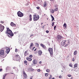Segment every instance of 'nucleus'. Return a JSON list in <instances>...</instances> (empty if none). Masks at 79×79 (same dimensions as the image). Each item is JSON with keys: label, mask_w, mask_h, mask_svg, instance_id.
<instances>
[{"label": "nucleus", "mask_w": 79, "mask_h": 79, "mask_svg": "<svg viewBox=\"0 0 79 79\" xmlns=\"http://www.w3.org/2000/svg\"><path fill=\"white\" fill-rule=\"evenodd\" d=\"M6 33L8 34L7 35L8 37L10 38L12 37L14 35V34L12 32L11 30H10L9 27L6 28Z\"/></svg>", "instance_id": "obj_1"}, {"label": "nucleus", "mask_w": 79, "mask_h": 79, "mask_svg": "<svg viewBox=\"0 0 79 79\" xmlns=\"http://www.w3.org/2000/svg\"><path fill=\"white\" fill-rule=\"evenodd\" d=\"M14 60H15L17 61H20L21 60V58L19 56V55L18 54L15 55V57H14Z\"/></svg>", "instance_id": "obj_2"}, {"label": "nucleus", "mask_w": 79, "mask_h": 79, "mask_svg": "<svg viewBox=\"0 0 79 79\" xmlns=\"http://www.w3.org/2000/svg\"><path fill=\"white\" fill-rule=\"evenodd\" d=\"M39 19V16L36 15H33V20L34 21H37Z\"/></svg>", "instance_id": "obj_3"}, {"label": "nucleus", "mask_w": 79, "mask_h": 79, "mask_svg": "<svg viewBox=\"0 0 79 79\" xmlns=\"http://www.w3.org/2000/svg\"><path fill=\"white\" fill-rule=\"evenodd\" d=\"M48 51L50 53L51 56H53V49L52 48H49Z\"/></svg>", "instance_id": "obj_4"}, {"label": "nucleus", "mask_w": 79, "mask_h": 79, "mask_svg": "<svg viewBox=\"0 0 79 79\" xmlns=\"http://www.w3.org/2000/svg\"><path fill=\"white\" fill-rule=\"evenodd\" d=\"M17 14L19 17H23V14L20 11L18 12Z\"/></svg>", "instance_id": "obj_5"}, {"label": "nucleus", "mask_w": 79, "mask_h": 79, "mask_svg": "<svg viewBox=\"0 0 79 79\" xmlns=\"http://www.w3.org/2000/svg\"><path fill=\"white\" fill-rule=\"evenodd\" d=\"M4 28L5 27H4V26H2V24H0V30L1 32H2V31L4 30Z\"/></svg>", "instance_id": "obj_6"}, {"label": "nucleus", "mask_w": 79, "mask_h": 79, "mask_svg": "<svg viewBox=\"0 0 79 79\" xmlns=\"http://www.w3.org/2000/svg\"><path fill=\"white\" fill-rule=\"evenodd\" d=\"M67 41L66 40H63L61 43V45L62 46H64L65 44H66V43Z\"/></svg>", "instance_id": "obj_7"}, {"label": "nucleus", "mask_w": 79, "mask_h": 79, "mask_svg": "<svg viewBox=\"0 0 79 79\" xmlns=\"http://www.w3.org/2000/svg\"><path fill=\"white\" fill-rule=\"evenodd\" d=\"M6 52L7 54H8L9 53V52H10V49L8 48H6Z\"/></svg>", "instance_id": "obj_8"}, {"label": "nucleus", "mask_w": 79, "mask_h": 79, "mask_svg": "<svg viewBox=\"0 0 79 79\" xmlns=\"http://www.w3.org/2000/svg\"><path fill=\"white\" fill-rule=\"evenodd\" d=\"M40 45L44 49H45V50H46V49H47V47H46V46H45V45H44L42 44H40Z\"/></svg>", "instance_id": "obj_9"}, {"label": "nucleus", "mask_w": 79, "mask_h": 79, "mask_svg": "<svg viewBox=\"0 0 79 79\" xmlns=\"http://www.w3.org/2000/svg\"><path fill=\"white\" fill-rule=\"evenodd\" d=\"M23 74L24 78H27V74L26 73L25 71H23Z\"/></svg>", "instance_id": "obj_10"}, {"label": "nucleus", "mask_w": 79, "mask_h": 79, "mask_svg": "<svg viewBox=\"0 0 79 79\" xmlns=\"http://www.w3.org/2000/svg\"><path fill=\"white\" fill-rule=\"evenodd\" d=\"M56 38L57 40H61V38H62V37L61 35H58L57 36Z\"/></svg>", "instance_id": "obj_11"}, {"label": "nucleus", "mask_w": 79, "mask_h": 79, "mask_svg": "<svg viewBox=\"0 0 79 79\" xmlns=\"http://www.w3.org/2000/svg\"><path fill=\"white\" fill-rule=\"evenodd\" d=\"M10 26L12 27H16V24L14 23L13 22H11L10 23Z\"/></svg>", "instance_id": "obj_12"}, {"label": "nucleus", "mask_w": 79, "mask_h": 79, "mask_svg": "<svg viewBox=\"0 0 79 79\" xmlns=\"http://www.w3.org/2000/svg\"><path fill=\"white\" fill-rule=\"evenodd\" d=\"M33 63L34 64H36L37 63V60L35 59L33 60Z\"/></svg>", "instance_id": "obj_13"}, {"label": "nucleus", "mask_w": 79, "mask_h": 79, "mask_svg": "<svg viewBox=\"0 0 79 79\" xmlns=\"http://www.w3.org/2000/svg\"><path fill=\"white\" fill-rule=\"evenodd\" d=\"M28 52V51H26L25 52V53L24 54L25 56H27V55H29V53H27Z\"/></svg>", "instance_id": "obj_14"}, {"label": "nucleus", "mask_w": 79, "mask_h": 79, "mask_svg": "<svg viewBox=\"0 0 79 79\" xmlns=\"http://www.w3.org/2000/svg\"><path fill=\"white\" fill-rule=\"evenodd\" d=\"M4 54V50H2L0 51V54L1 55H3Z\"/></svg>", "instance_id": "obj_15"}, {"label": "nucleus", "mask_w": 79, "mask_h": 79, "mask_svg": "<svg viewBox=\"0 0 79 79\" xmlns=\"http://www.w3.org/2000/svg\"><path fill=\"white\" fill-rule=\"evenodd\" d=\"M33 46H34V44L33 43H31L30 46V49H31V50L32 47Z\"/></svg>", "instance_id": "obj_16"}, {"label": "nucleus", "mask_w": 79, "mask_h": 79, "mask_svg": "<svg viewBox=\"0 0 79 79\" xmlns=\"http://www.w3.org/2000/svg\"><path fill=\"white\" fill-rule=\"evenodd\" d=\"M38 52L39 55H41L42 53V52L41 50H39Z\"/></svg>", "instance_id": "obj_17"}, {"label": "nucleus", "mask_w": 79, "mask_h": 79, "mask_svg": "<svg viewBox=\"0 0 79 79\" xmlns=\"http://www.w3.org/2000/svg\"><path fill=\"white\" fill-rule=\"evenodd\" d=\"M26 60H28V61H31V60H32V58H31L29 57H27L26 58Z\"/></svg>", "instance_id": "obj_18"}, {"label": "nucleus", "mask_w": 79, "mask_h": 79, "mask_svg": "<svg viewBox=\"0 0 79 79\" xmlns=\"http://www.w3.org/2000/svg\"><path fill=\"white\" fill-rule=\"evenodd\" d=\"M77 51H76V50L74 52V55H77Z\"/></svg>", "instance_id": "obj_19"}, {"label": "nucleus", "mask_w": 79, "mask_h": 79, "mask_svg": "<svg viewBox=\"0 0 79 79\" xmlns=\"http://www.w3.org/2000/svg\"><path fill=\"white\" fill-rule=\"evenodd\" d=\"M29 20L30 21H32V15H29Z\"/></svg>", "instance_id": "obj_20"}, {"label": "nucleus", "mask_w": 79, "mask_h": 79, "mask_svg": "<svg viewBox=\"0 0 79 79\" xmlns=\"http://www.w3.org/2000/svg\"><path fill=\"white\" fill-rule=\"evenodd\" d=\"M50 12L51 13H54V12H55V11H54V10H53V9H51L50 10Z\"/></svg>", "instance_id": "obj_21"}, {"label": "nucleus", "mask_w": 79, "mask_h": 79, "mask_svg": "<svg viewBox=\"0 0 79 79\" xmlns=\"http://www.w3.org/2000/svg\"><path fill=\"white\" fill-rule=\"evenodd\" d=\"M51 17L52 18V22L53 21H54V20H55V19H54V17H53V16L52 15H51Z\"/></svg>", "instance_id": "obj_22"}, {"label": "nucleus", "mask_w": 79, "mask_h": 79, "mask_svg": "<svg viewBox=\"0 0 79 79\" xmlns=\"http://www.w3.org/2000/svg\"><path fill=\"white\" fill-rule=\"evenodd\" d=\"M44 7H46V6H47V5L46 4V2H45L44 3Z\"/></svg>", "instance_id": "obj_23"}, {"label": "nucleus", "mask_w": 79, "mask_h": 79, "mask_svg": "<svg viewBox=\"0 0 79 79\" xmlns=\"http://www.w3.org/2000/svg\"><path fill=\"white\" fill-rule=\"evenodd\" d=\"M77 67V64H75L74 65V68H76V67Z\"/></svg>", "instance_id": "obj_24"}, {"label": "nucleus", "mask_w": 79, "mask_h": 79, "mask_svg": "<svg viewBox=\"0 0 79 79\" xmlns=\"http://www.w3.org/2000/svg\"><path fill=\"white\" fill-rule=\"evenodd\" d=\"M71 41V40H69L67 41V44H70V42Z\"/></svg>", "instance_id": "obj_25"}, {"label": "nucleus", "mask_w": 79, "mask_h": 79, "mask_svg": "<svg viewBox=\"0 0 79 79\" xmlns=\"http://www.w3.org/2000/svg\"><path fill=\"white\" fill-rule=\"evenodd\" d=\"M24 63L26 65H27V61L26 60L24 61Z\"/></svg>", "instance_id": "obj_26"}, {"label": "nucleus", "mask_w": 79, "mask_h": 79, "mask_svg": "<svg viewBox=\"0 0 79 79\" xmlns=\"http://www.w3.org/2000/svg\"><path fill=\"white\" fill-rule=\"evenodd\" d=\"M58 8H57L54 9V11H58Z\"/></svg>", "instance_id": "obj_27"}, {"label": "nucleus", "mask_w": 79, "mask_h": 79, "mask_svg": "<svg viewBox=\"0 0 79 79\" xmlns=\"http://www.w3.org/2000/svg\"><path fill=\"white\" fill-rule=\"evenodd\" d=\"M36 46L37 47H39V45L38 43H36Z\"/></svg>", "instance_id": "obj_28"}, {"label": "nucleus", "mask_w": 79, "mask_h": 79, "mask_svg": "<svg viewBox=\"0 0 79 79\" xmlns=\"http://www.w3.org/2000/svg\"><path fill=\"white\" fill-rule=\"evenodd\" d=\"M68 45H69V44H66L64 46V47H67V46H68Z\"/></svg>", "instance_id": "obj_29"}, {"label": "nucleus", "mask_w": 79, "mask_h": 79, "mask_svg": "<svg viewBox=\"0 0 79 79\" xmlns=\"http://www.w3.org/2000/svg\"><path fill=\"white\" fill-rule=\"evenodd\" d=\"M30 69L31 71H33L34 70V69L32 68H30Z\"/></svg>", "instance_id": "obj_30"}, {"label": "nucleus", "mask_w": 79, "mask_h": 79, "mask_svg": "<svg viewBox=\"0 0 79 79\" xmlns=\"http://www.w3.org/2000/svg\"><path fill=\"white\" fill-rule=\"evenodd\" d=\"M48 76V73H45V76H46V77H47V76Z\"/></svg>", "instance_id": "obj_31"}, {"label": "nucleus", "mask_w": 79, "mask_h": 79, "mask_svg": "<svg viewBox=\"0 0 79 79\" xmlns=\"http://www.w3.org/2000/svg\"><path fill=\"white\" fill-rule=\"evenodd\" d=\"M46 71L47 73H49V72H50V70L48 69H47Z\"/></svg>", "instance_id": "obj_32"}, {"label": "nucleus", "mask_w": 79, "mask_h": 79, "mask_svg": "<svg viewBox=\"0 0 79 79\" xmlns=\"http://www.w3.org/2000/svg\"><path fill=\"white\" fill-rule=\"evenodd\" d=\"M64 27H66V23H64L63 25Z\"/></svg>", "instance_id": "obj_33"}, {"label": "nucleus", "mask_w": 79, "mask_h": 79, "mask_svg": "<svg viewBox=\"0 0 79 79\" xmlns=\"http://www.w3.org/2000/svg\"><path fill=\"white\" fill-rule=\"evenodd\" d=\"M69 66H70V67H73L72 64H69Z\"/></svg>", "instance_id": "obj_34"}, {"label": "nucleus", "mask_w": 79, "mask_h": 79, "mask_svg": "<svg viewBox=\"0 0 79 79\" xmlns=\"http://www.w3.org/2000/svg\"><path fill=\"white\" fill-rule=\"evenodd\" d=\"M18 52V49H17V48H16L15 50V52Z\"/></svg>", "instance_id": "obj_35"}, {"label": "nucleus", "mask_w": 79, "mask_h": 79, "mask_svg": "<svg viewBox=\"0 0 79 79\" xmlns=\"http://www.w3.org/2000/svg\"><path fill=\"white\" fill-rule=\"evenodd\" d=\"M52 77V76L51 75H50V77H49V79H51Z\"/></svg>", "instance_id": "obj_36"}, {"label": "nucleus", "mask_w": 79, "mask_h": 79, "mask_svg": "<svg viewBox=\"0 0 79 79\" xmlns=\"http://www.w3.org/2000/svg\"><path fill=\"white\" fill-rule=\"evenodd\" d=\"M56 26H54V30H56Z\"/></svg>", "instance_id": "obj_37"}, {"label": "nucleus", "mask_w": 79, "mask_h": 79, "mask_svg": "<svg viewBox=\"0 0 79 79\" xmlns=\"http://www.w3.org/2000/svg\"><path fill=\"white\" fill-rule=\"evenodd\" d=\"M29 57L30 58H32V55H31L30 56H29Z\"/></svg>", "instance_id": "obj_38"}, {"label": "nucleus", "mask_w": 79, "mask_h": 79, "mask_svg": "<svg viewBox=\"0 0 79 79\" xmlns=\"http://www.w3.org/2000/svg\"><path fill=\"white\" fill-rule=\"evenodd\" d=\"M0 22L2 24H3V23H4V22L2 21H1Z\"/></svg>", "instance_id": "obj_39"}, {"label": "nucleus", "mask_w": 79, "mask_h": 79, "mask_svg": "<svg viewBox=\"0 0 79 79\" xmlns=\"http://www.w3.org/2000/svg\"><path fill=\"white\" fill-rule=\"evenodd\" d=\"M6 75H4L3 77V79H5V77H6Z\"/></svg>", "instance_id": "obj_40"}, {"label": "nucleus", "mask_w": 79, "mask_h": 79, "mask_svg": "<svg viewBox=\"0 0 79 79\" xmlns=\"http://www.w3.org/2000/svg\"><path fill=\"white\" fill-rule=\"evenodd\" d=\"M36 8L37 9V10H39V9H40V7L39 6L36 7Z\"/></svg>", "instance_id": "obj_41"}, {"label": "nucleus", "mask_w": 79, "mask_h": 79, "mask_svg": "<svg viewBox=\"0 0 79 79\" xmlns=\"http://www.w3.org/2000/svg\"><path fill=\"white\" fill-rule=\"evenodd\" d=\"M46 33H49V31H48V30H47L46 31Z\"/></svg>", "instance_id": "obj_42"}, {"label": "nucleus", "mask_w": 79, "mask_h": 79, "mask_svg": "<svg viewBox=\"0 0 79 79\" xmlns=\"http://www.w3.org/2000/svg\"><path fill=\"white\" fill-rule=\"evenodd\" d=\"M68 77H71V75H68Z\"/></svg>", "instance_id": "obj_43"}, {"label": "nucleus", "mask_w": 79, "mask_h": 79, "mask_svg": "<svg viewBox=\"0 0 79 79\" xmlns=\"http://www.w3.org/2000/svg\"><path fill=\"white\" fill-rule=\"evenodd\" d=\"M54 22H53L52 23V26H54Z\"/></svg>", "instance_id": "obj_44"}, {"label": "nucleus", "mask_w": 79, "mask_h": 79, "mask_svg": "<svg viewBox=\"0 0 79 79\" xmlns=\"http://www.w3.org/2000/svg\"><path fill=\"white\" fill-rule=\"evenodd\" d=\"M73 61H74V58H73L72 59Z\"/></svg>", "instance_id": "obj_45"}, {"label": "nucleus", "mask_w": 79, "mask_h": 79, "mask_svg": "<svg viewBox=\"0 0 79 79\" xmlns=\"http://www.w3.org/2000/svg\"><path fill=\"white\" fill-rule=\"evenodd\" d=\"M37 71H38V72H40V69H38V70H37Z\"/></svg>", "instance_id": "obj_46"}, {"label": "nucleus", "mask_w": 79, "mask_h": 79, "mask_svg": "<svg viewBox=\"0 0 79 79\" xmlns=\"http://www.w3.org/2000/svg\"><path fill=\"white\" fill-rule=\"evenodd\" d=\"M17 33H18V32L16 31L14 33V34H17Z\"/></svg>", "instance_id": "obj_47"}, {"label": "nucleus", "mask_w": 79, "mask_h": 79, "mask_svg": "<svg viewBox=\"0 0 79 79\" xmlns=\"http://www.w3.org/2000/svg\"><path fill=\"white\" fill-rule=\"evenodd\" d=\"M55 7L56 8H57V5H55Z\"/></svg>", "instance_id": "obj_48"}, {"label": "nucleus", "mask_w": 79, "mask_h": 79, "mask_svg": "<svg viewBox=\"0 0 79 79\" xmlns=\"http://www.w3.org/2000/svg\"><path fill=\"white\" fill-rule=\"evenodd\" d=\"M34 36V35H30V37H31L32 36Z\"/></svg>", "instance_id": "obj_49"}, {"label": "nucleus", "mask_w": 79, "mask_h": 79, "mask_svg": "<svg viewBox=\"0 0 79 79\" xmlns=\"http://www.w3.org/2000/svg\"><path fill=\"white\" fill-rule=\"evenodd\" d=\"M33 77H31L30 78V79H32Z\"/></svg>", "instance_id": "obj_50"}, {"label": "nucleus", "mask_w": 79, "mask_h": 79, "mask_svg": "<svg viewBox=\"0 0 79 79\" xmlns=\"http://www.w3.org/2000/svg\"><path fill=\"white\" fill-rule=\"evenodd\" d=\"M59 78H61V76H59Z\"/></svg>", "instance_id": "obj_51"}, {"label": "nucleus", "mask_w": 79, "mask_h": 79, "mask_svg": "<svg viewBox=\"0 0 79 79\" xmlns=\"http://www.w3.org/2000/svg\"><path fill=\"white\" fill-rule=\"evenodd\" d=\"M36 50H37V49H35L34 50V52L36 51Z\"/></svg>", "instance_id": "obj_52"}, {"label": "nucleus", "mask_w": 79, "mask_h": 79, "mask_svg": "<svg viewBox=\"0 0 79 79\" xmlns=\"http://www.w3.org/2000/svg\"><path fill=\"white\" fill-rule=\"evenodd\" d=\"M13 69H15L16 68V67H14L13 68Z\"/></svg>", "instance_id": "obj_53"}, {"label": "nucleus", "mask_w": 79, "mask_h": 79, "mask_svg": "<svg viewBox=\"0 0 79 79\" xmlns=\"http://www.w3.org/2000/svg\"><path fill=\"white\" fill-rule=\"evenodd\" d=\"M34 48H33L32 49H31V50H34Z\"/></svg>", "instance_id": "obj_54"}, {"label": "nucleus", "mask_w": 79, "mask_h": 79, "mask_svg": "<svg viewBox=\"0 0 79 79\" xmlns=\"http://www.w3.org/2000/svg\"><path fill=\"white\" fill-rule=\"evenodd\" d=\"M39 63L40 64H41V61H40V62H39Z\"/></svg>", "instance_id": "obj_55"}, {"label": "nucleus", "mask_w": 79, "mask_h": 79, "mask_svg": "<svg viewBox=\"0 0 79 79\" xmlns=\"http://www.w3.org/2000/svg\"><path fill=\"white\" fill-rule=\"evenodd\" d=\"M2 71V69H0V71Z\"/></svg>", "instance_id": "obj_56"}, {"label": "nucleus", "mask_w": 79, "mask_h": 79, "mask_svg": "<svg viewBox=\"0 0 79 79\" xmlns=\"http://www.w3.org/2000/svg\"><path fill=\"white\" fill-rule=\"evenodd\" d=\"M33 48L34 49V48H35V47H33Z\"/></svg>", "instance_id": "obj_57"}, {"label": "nucleus", "mask_w": 79, "mask_h": 79, "mask_svg": "<svg viewBox=\"0 0 79 79\" xmlns=\"http://www.w3.org/2000/svg\"><path fill=\"white\" fill-rule=\"evenodd\" d=\"M53 0H50V1H51V2L52 1H53Z\"/></svg>", "instance_id": "obj_58"}, {"label": "nucleus", "mask_w": 79, "mask_h": 79, "mask_svg": "<svg viewBox=\"0 0 79 79\" xmlns=\"http://www.w3.org/2000/svg\"><path fill=\"white\" fill-rule=\"evenodd\" d=\"M42 24H43V23H41V25H42Z\"/></svg>", "instance_id": "obj_59"}, {"label": "nucleus", "mask_w": 79, "mask_h": 79, "mask_svg": "<svg viewBox=\"0 0 79 79\" xmlns=\"http://www.w3.org/2000/svg\"><path fill=\"white\" fill-rule=\"evenodd\" d=\"M51 79H55V78H52Z\"/></svg>", "instance_id": "obj_60"}, {"label": "nucleus", "mask_w": 79, "mask_h": 79, "mask_svg": "<svg viewBox=\"0 0 79 79\" xmlns=\"http://www.w3.org/2000/svg\"><path fill=\"white\" fill-rule=\"evenodd\" d=\"M11 74H13V73H11Z\"/></svg>", "instance_id": "obj_61"}, {"label": "nucleus", "mask_w": 79, "mask_h": 79, "mask_svg": "<svg viewBox=\"0 0 79 79\" xmlns=\"http://www.w3.org/2000/svg\"><path fill=\"white\" fill-rule=\"evenodd\" d=\"M43 28H44V26H43Z\"/></svg>", "instance_id": "obj_62"}, {"label": "nucleus", "mask_w": 79, "mask_h": 79, "mask_svg": "<svg viewBox=\"0 0 79 79\" xmlns=\"http://www.w3.org/2000/svg\"><path fill=\"white\" fill-rule=\"evenodd\" d=\"M7 68H9V67H7Z\"/></svg>", "instance_id": "obj_63"}, {"label": "nucleus", "mask_w": 79, "mask_h": 79, "mask_svg": "<svg viewBox=\"0 0 79 79\" xmlns=\"http://www.w3.org/2000/svg\"><path fill=\"white\" fill-rule=\"evenodd\" d=\"M68 57H69V56H68Z\"/></svg>", "instance_id": "obj_64"}]
</instances>
